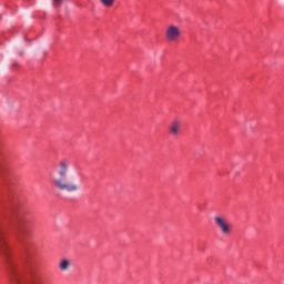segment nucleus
Masks as SVG:
<instances>
[{
    "label": "nucleus",
    "mask_w": 284,
    "mask_h": 284,
    "mask_svg": "<svg viewBox=\"0 0 284 284\" xmlns=\"http://www.w3.org/2000/svg\"><path fill=\"white\" fill-rule=\"evenodd\" d=\"M68 172H69L68 162L60 161L59 170H58V174L60 178L53 180L54 187H57V190H61L62 192L79 191V185H77V183H72L68 181Z\"/></svg>",
    "instance_id": "nucleus-1"
},
{
    "label": "nucleus",
    "mask_w": 284,
    "mask_h": 284,
    "mask_svg": "<svg viewBox=\"0 0 284 284\" xmlns=\"http://www.w3.org/2000/svg\"><path fill=\"white\" fill-rule=\"evenodd\" d=\"M180 130H181V122H179V120H174L169 126V132L171 136H179Z\"/></svg>",
    "instance_id": "nucleus-4"
},
{
    "label": "nucleus",
    "mask_w": 284,
    "mask_h": 284,
    "mask_svg": "<svg viewBox=\"0 0 284 284\" xmlns=\"http://www.w3.org/2000/svg\"><path fill=\"white\" fill-rule=\"evenodd\" d=\"M59 267L62 272H65L70 267V261L61 260L59 263Z\"/></svg>",
    "instance_id": "nucleus-5"
},
{
    "label": "nucleus",
    "mask_w": 284,
    "mask_h": 284,
    "mask_svg": "<svg viewBox=\"0 0 284 284\" xmlns=\"http://www.w3.org/2000/svg\"><path fill=\"white\" fill-rule=\"evenodd\" d=\"M102 6H104L105 8H112V6H114V0H100Z\"/></svg>",
    "instance_id": "nucleus-6"
},
{
    "label": "nucleus",
    "mask_w": 284,
    "mask_h": 284,
    "mask_svg": "<svg viewBox=\"0 0 284 284\" xmlns=\"http://www.w3.org/2000/svg\"><path fill=\"white\" fill-rule=\"evenodd\" d=\"M11 68H17V62H13V63L11 64Z\"/></svg>",
    "instance_id": "nucleus-8"
},
{
    "label": "nucleus",
    "mask_w": 284,
    "mask_h": 284,
    "mask_svg": "<svg viewBox=\"0 0 284 284\" xmlns=\"http://www.w3.org/2000/svg\"><path fill=\"white\" fill-rule=\"evenodd\" d=\"M214 221H215V225L219 227V230L222 232V234L227 236L229 234L232 233V225H230V222H227V220H225V217L215 216Z\"/></svg>",
    "instance_id": "nucleus-2"
},
{
    "label": "nucleus",
    "mask_w": 284,
    "mask_h": 284,
    "mask_svg": "<svg viewBox=\"0 0 284 284\" xmlns=\"http://www.w3.org/2000/svg\"><path fill=\"white\" fill-rule=\"evenodd\" d=\"M165 34L168 41H176V39L181 37V30H179V27L176 26H170L168 27Z\"/></svg>",
    "instance_id": "nucleus-3"
},
{
    "label": "nucleus",
    "mask_w": 284,
    "mask_h": 284,
    "mask_svg": "<svg viewBox=\"0 0 284 284\" xmlns=\"http://www.w3.org/2000/svg\"><path fill=\"white\" fill-rule=\"evenodd\" d=\"M53 2H54L57 6H61V3H63V0H53Z\"/></svg>",
    "instance_id": "nucleus-7"
}]
</instances>
